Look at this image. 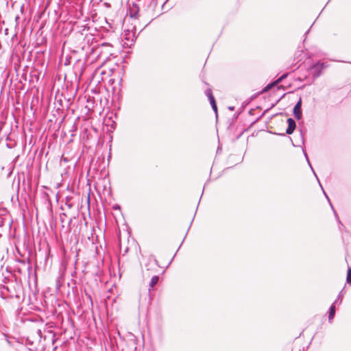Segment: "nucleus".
<instances>
[{"label": "nucleus", "mask_w": 351, "mask_h": 351, "mask_svg": "<svg viewBox=\"0 0 351 351\" xmlns=\"http://www.w3.org/2000/svg\"><path fill=\"white\" fill-rule=\"evenodd\" d=\"M12 225V220L10 219V216L0 215V228H8L10 230Z\"/></svg>", "instance_id": "obj_1"}, {"label": "nucleus", "mask_w": 351, "mask_h": 351, "mask_svg": "<svg viewBox=\"0 0 351 351\" xmlns=\"http://www.w3.org/2000/svg\"><path fill=\"white\" fill-rule=\"evenodd\" d=\"M136 28L135 26L131 30L127 29L124 31V39L128 42H130L131 45L133 44L136 39Z\"/></svg>", "instance_id": "obj_2"}, {"label": "nucleus", "mask_w": 351, "mask_h": 351, "mask_svg": "<svg viewBox=\"0 0 351 351\" xmlns=\"http://www.w3.org/2000/svg\"><path fill=\"white\" fill-rule=\"evenodd\" d=\"M302 101L301 97L299 99V100L295 104L293 110V114L295 117V118L297 120H300L302 117Z\"/></svg>", "instance_id": "obj_3"}, {"label": "nucleus", "mask_w": 351, "mask_h": 351, "mask_svg": "<svg viewBox=\"0 0 351 351\" xmlns=\"http://www.w3.org/2000/svg\"><path fill=\"white\" fill-rule=\"evenodd\" d=\"M322 70L323 67L321 64V62H318L311 68V73L313 77H318L321 75Z\"/></svg>", "instance_id": "obj_4"}, {"label": "nucleus", "mask_w": 351, "mask_h": 351, "mask_svg": "<svg viewBox=\"0 0 351 351\" xmlns=\"http://www.w3.org/2000/svg\"><path fill=\"white\" fill-rule=\"evenodd\" d=\"M287 122L288 123V127L286 130V134H291L295 130L296 123H295V120L292 118H288L287 120Z\"/></svg>", "instance_id": "obj_5"}, {"label": "nucleus", "mask_w": 351, "mask_h": 351, "mask_svg": "<svg viewBox=\"0 0 351 351\" xmlns=\"http://www.w3.org/2000/svg\"><path fill=\"white\" fill-rule=\"evenodd\" d=\"M139 12V8L136 3H133L129 9V15L130 18L136 19Z\"/></svg>", "instance_id": "obj_6"}, {"label": "nucleus", "mask_w": 351, "mask_h": 351, "mask_svg": "<svg viewBox=\"0 0 351 351\" xmlns=\"http://www.w3.org/2000/svg\"><path fill=\"white\" fill-rule=\"evenodd\" d=\"M316 178H317V181H318V182H319V185H320V186H321V188H322V191H323V192H324V195H325L326 198L327 199L328 202H329V204H330V206L331 208L332 209V210H333V212H334V214H335V217L337 218V219L338 222H339V223H341V221H340V219H339V217H338V215H337V212L335 211V208H334V207H333V206H332V203H331V202H330V199H329L328 196V195H327V194L325 193V191H324V189H323V187H322V184H321V183H320V182H319V179H318L317 176H316Z\"/></svg>", "instance_id": "obj_7"}, {"label": "nucleus", "mask_w": 351, "mask_h": 351, "mask_svg": "<svg viewBox=\"0 0 351 351\" xmlns=\"http://www.w3.org/2000/svg\"><path fill=\"white\" fill-rule=\"evenodd\" d=\"M336 312L335 304L332 303L328 309V322H332Z\"/></svg>", "instance_id": "obj_8"}, {"label": "nucleus", "mask_w": 351, "mask_h": 351, "mask_svg": "<svg viewBox=\"0 0 351 351\" xmlns=\"http://www.w3.org/2000/svg\"><path fill=\"white\" fill-rule=\"evenodd\" d=\"M159 280H160V277L158 276L155 275V276H152V278L149 282V287H151V288L154 287V286H156L158 283Z\"/></svg>", "instance_id": "obj_9"}, {"label": "nucleus", "mask_w": 351, "mask_h": 351, "mask_svg": "<svg viewBox=\"0 0 351 351\" xmlns=\"http://www.w3.org/2000/svg\"><path fill=\"white\" fill-rule=\"evenodd\" d=\"M204 93H205L206 96L208 97V99L209 100V102H210L213 100L215 99L214 96H213V91H212L211 88H207L204 91Z\"/></svg>", "instance_id": "obj_10"}, {"label": "nucleus", "mask_w": 351, "mask_h": 351, "mask_svg": "<svg viewBox=\"0 0 351 351\" xmlns=\"http://www.w3.org/2000/svg\"><path fill=\"white\" fill-rule=\"evenodd\" d=\"M2 294H6L8 293V297H13V294L12 293L10 288L8 286H3L1 291Z\"/></svg>", "instance_id": "obj_11"}, {"label": "nucleus", "mask_w": 351, "mask_h": 351, "mask_svg": "<svg viewBox=\"0 0 351 351\" xmlns=\"http://www.w3.org/2000/svg\"><path fill=\"white\" fill-rule=\"evenodd\" d=\"M276 85H277V83H276V81L274 82L269 83L265 87L263 88L262 92L265 93V92L269 90L271 88L274 87Z\"/></svg>", "instance_id": "obj_12"}, {"label": "nucleus", "mask_w": 351, "mask_h": 351, "mask_svg": "<svg viewBox=\"0 0 351 351\" xmlns=\"http://www.w3.org/2000/svg\"><path fill=\"white\" fill-rule=\"evenodd\" d=\"M71 197H66L65 198V206H67L68 208H71L73 206V204L71 202Z\"/></svg>", "instance_id": "obj_13"}, {"label": "nucleus", "mask_w": 351, "mask_h": 351, "mask_svg": "<svg viewBox=\"0 0 351 351\" xmlns=\"http://www.w3.org/2000/svg\"><path fill=\"white\" fill-rule=\"evenodd\" d=\"M302 152H303V154H304V157L306 158V161H307V162H308V164L309 167H311V170L313 171V172L314 175H315V177H316V176H317V175H316L315 172L314 171V170H313V167H312V165H311V162H310V160H309V159H308V155H307V154H306V151L303 149H302Z\"/></svg>", "instance_id": "obj_14"}, {"label": "nucleus", "mask_w": 351, "mask_h": 351, "mask_svg": "<svg viewBox=\"0 0 351 351\" xmlns=\"http://www.w3.org/2000/svg\"><path fill=\"white\" fill-rule=\"evenodd\" d=\"M343 296V290H341L340 291V293H339L337 298L335 300V301L333 303L335 304H338V303H339V304H341Z\"/></svg>", "instance_id": "obj_15"}, {"label": "nucleus", "mask_w": 351, "mask_h": 351, "mask_svg": "<svg viewBox=\"0 0 351 351\" xmlns=\"http://www.w3.org/2000/svg\"><path fill=\"white\" fill-rule=\"evenodd\" d=\"M210 104L212 107V109L213 110V111L215 112L216 115L217 116V103H216L215 99L210 101Z\"/></svg>", "instance_id": "obj_16"}, {"label": "nucleus", "mask_w": 351, "mask_h": 351, "mask_svg": "<svg viewBox=\"0 0 351 351\" xmlns=\"http://www.w3.org/2000/svg\"><path fill=\"white\" fill-rule=\"evenodd\" d=\"M346 282L348 284L351 285V267H349L348 269Z\"/></svg>", "instance_id": "obj_17"}, {"label": "nucleus", "mask_w": 351, "mask_h": 351, "mask_svg": "<svg viewBox=\"0 0 351 351\" xmlns=\"http://www.w3.org/2000/svg\"><path fill=\"white\" fill-rule=\"evenodd\" d=\"M66 217V214L64 213H60V222L62 223V228L64 227V221H65V217Z\"/></svg>", "instance_id": "obj_18"}, {"label": "nucleus", "mask_w": 351, "mask_h": 351, "mask_svg": "<svg viewBox=\"0 0 351 351\" xmlns=\"http://www.w3.org/2000/svg\"><path fill=\"white\" fill-rule=\"evenodd\" d=\"M287 76V73H285L283 75H282L281 76H280L276 80V83L279 84L284 79H285Z\"/></svg>", "instance_id": "obj_19"}, {"label": "nucleus", "mask_w": 351, "mask_h": 351, "mask_svg": "<svg viewBox=\"0 0 351 351\" xmlns=\"http://www.w3.org/2000/svg\"><path fill=\"white\" fill-rule=\"evenodd\" d=\"M14 146H15L14 143H6V147L9 149H12L14 147Z\"/></svg>", "instance_id": "obj_20"}, {"label": "nucleus", "mask_w": 351, "mask_h": 351, "mask_svg": "<svg viewBox=\"0 0 351 351\" xmlns=\"http://www.w3.org/2000/svg\"><path fill=\"white\" fill-rule=\"evenodd\" d=\"M25 6L24 4L21 5V7H20V12L22 14H25Z\"/></svg>", "instance_id": "obj_21"}, {"label": "nucleus", "mask_w": 351, "mask_h": 351, "mask_svg": "<svg viewBox=\"0 0 351 351\" xmlns=\"http://www.w3.org/2000/svg\"><path fill=\"white\" fill-rule=\"evenodd\" d=\"M20 19H21L20 16L17 14V15L15 16V22H16V24L17 25H19V23H20Z\"/></svg>", "instance_id": "obj_22"}, {"label": "nucleus", "mask_w": 351, "mask_h": 351, "mask_svg": "<svg viewBox=\"0 0 351 351\" xmlns=\"http://www.w3.org/2000/svg\"><path fill=\"white\" fill-rule=\"evenodd\" d=\"M239 114H240V112H237V113H235V114L233 115V117H232V121H236V120L238 119V117H239Z\"/></svg>", "instance_id": "obj_23"}, {"label": "nucleus", "mask_w": 351, "mask_h": 351, "mask_svg": "<svg viewBox=\"0 0 351 351\" xmlns=\"http://www.w3.org/2000/svg\"><path fill=\"white\" fill-rule=\"evenodd\" d=\"M56 104H58L60 106L63 107V106H62V101L60 99H56Z\"/></svg>", "instance_id": "obj_24"}, {"label": "nucleus", "mask_w": 351, "mask_h": 351, "mask_svg": "<svg viewBox=\"0 0 351 351\" xmlns=\"http://www.w3.org/2000/svg\"><path fill=\"white\" fill-rule=\"evenodd\" d=\"M47 200L49 202V205H48L47 208L49 210V211L51 212V204L50 203V201L48 198L47 199Z\"/></svg>", "instance_id": "obj_25"}, {"label": "nucleus", "mask_w": 351, "mask_h": 351, "mask_svg": "<svg viewBox=\"0 0 351 351\" xmlns=\"http://www.w3.org/2000/svg\"><path fill=\"white\" fill-rule=\"evenodd\" d=\"M321 64L322 65L323 69L326 68L328 66L326 63L322 62H321Z\"/></svg>", "instance_id": "obj_26"}, {"label": "nucleus", "mask_w": 351, "mask_h": 351, "mask_svg": "<svg viewBox=\"0 0 351 351\" xmlns=\"http://www.w3.org/2000/svg\"><path fill=\"white\" fill-rule=\"evenodd\" d=\"M113 208H114V209H115V210H116V209H120V208H121V207H120V206H119V205L116 204V205H114V206H113Z\"/></svg>", "instance_id": "obj_27"}, {"label": "nucleus", "mask_w": 351, "mask_h": 351, "mask_svg": "<svg viewBox=\"0 0 351 351\" xmlns=\"http://www.w3.org/2000/svg\"><path fill=\"white\" fill-rule=\"evenodd\" d=\"M154 264H155L156 266H159V265H158V261L156 259H154Z\"/></svg>", "instance_id": "obj_28"}, {"label": "nucleus", "mask_w": 351, "mask_h": 351, "mask_svg": "<svg viewBox=\"0 0 351 351\" xmlns=\"http://www.w3.org/2000/svg\"><path fill=\"white\" fill-rule=\"evenodd\" d=\"M37 333H38V335L39 336H40V337H41V335H42V331H41L40 329H38V330H37Z\"/></svg>", "instance_id": "obj_29"}, {"label": "nucleus", "mask_w": 351, "mask_h": 351, "mask_svg": "<svg viewBox=\"0 0 351 351\" xmlns=\"http://www.w3.org/2000/svg\"><path fill=\"white\" fill-rule=\"evenodd\" d=\"M228 109L231 111H233L234 110V106H229L228 107Z\"/></svg>", "instance_id": "obj_30"}, {"label": "nucleus", "mask_w": 351, "mask_h": 351, "mask_svg": "<svg viewBox=\"0 0 351 351\" xmlns=\"http://www.w3.org/2000/svg\"><path fill=\"white\" fill-rule=\"evenodd\" d=\"M151 1H152V2H151V4H152V3H154V7H155V5H156L155 0H151Z\"/></svg>", "instance_id": "obj_31"}, {"label": "nucleus", "mask_w": 351, "mask_h": 351, "mask_svg": "<svg viewBox=\"0 0 351 351\" xmlns=\"http://www.w3.org/2000/svg\"><path fill=\"white\" fill-rule=\"evenodd\" d=\"M6 141H10V136H7V138H6Z\"/></svg>", "instance_id": "obj_32"}, {"label": "nucleus", "mask_w": 351, "mask_h": 351, "mask_svg": "<svg viewBox=\"0 0 351 351\" xmlns=\"http://www.w3.org/2000/svg\"><path fill=\"white\" fill-rule=\"evenodd\" d=\"M309 31H310V29H308V30L305 32V35H306V34L309 32Z\"/></svg>", "instance_id": "obj_33"}, {"label": "nucleus", "mask_w": 351, "mask_h": 351, "mask_svg": "<svg viewBox=\"0 0 351 351\" xmlns=\"http://www.w3.org/2000/svg\"><path fill=\"white\" fill-rule=\"evenodd\" d=\"M71 221H72V218H70V219L69 221V224H70L71 223Z\"/></svg>", "instance_id": "obj_34"}, {"label": "nucleus", "mask_w": 351, "mask_h": 351, "mask_svg": "<svg viewBox=\"0 0 351 351\" xmlns=\"http://www.w3.org/2000/svg\"><path fill=\"white\" fill-rule=\"evenodd\" d=\"M302 143L304 144V137L302 136Z\"/></svg>", "instance_id": "obj_35"}, {"label": "nucleus", "mask_w": 351, "mask_h": 351, "mask_svg": "<svg viewBox=\"0 0 351 351\" xmlns=\"http://www.w3.org/2000/svg\"><path fill=\"white\" fill-rule=\"evenodd\" d=\"M194 221V219H192L191 221L190 222V224H192Z\"/></svg>", "instance_id": "obj_36"}, {"label": "nucleus", "mask_w": 351, "mask_h": 351, "mask_svg": "<svg viewBox=\"0 0 351 351\" xmlns=\"http://www.w3.org/2000/svg\"><path fill=\"white\" fill-rule=\"evenodd\" d=\"M194 221V219H192L191 221L190 222V224H192Z\"/></svg>", "instance_id": "obj_37"}, {"label": "nucleus", "mask_w": 351, "mask_h": 351, "mask_svg": "<svg viewBox=\"0 0 351 351\" xmlns=\"http://www.w3.org/2000/svg\"><path fill=\"white\" fill-rule=\"evenodd\" d=\"M194 221V219H192L191 221L190 222V224H192Z\"/></svg>", "instance_id": "obj_38"}, {"label": "nucleus", "mask_w": 351, "mask_h": 351, "mask_svg": "<svg viewBox=\"0 0 351 351\" xmlns=\"http://www.w3.org/2000/svg\"><path fill=\"white\" fill-rule=\"evenodd\" d=\"M194 221V219H192L191 221L190 222V224H192Z\"/></svg>", "instance_id": "obj_39"}, {"label": "nucleus", "mask_w": 351, "mask_h": 351, "mask_svg": "<svg viewBox=\"0 0 351 351\" xmlns=\"http://www.w3.org/2000/svg\"><path fill=\"white\" fill-rule=\"evenodd\" d=\"M20 262L23 263V264H25V261H21Z\"/></svg>", "instance_id": "obj_40"}]
</instances>
